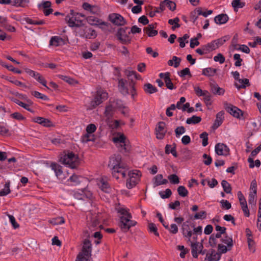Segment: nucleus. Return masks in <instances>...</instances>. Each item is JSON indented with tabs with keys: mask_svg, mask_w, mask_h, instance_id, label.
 <instances>
[{
	"mask_svg": "<svg viewBox=\"0 0 261 261\" xmlns=\"http://www.w3.org/2000/svg\"><path fill=\"white\" fill-rule=\"evenodd\" d=\"M29 3V0H14L12 1L11 5L17 7H25L27 4Z\"/></svg>",
	"mask_w": 261,
	"mask_h": 261,
	"instance_id": "c756f323",
	"label": "nucleus"
},
{
	"mask_svg": "<svg viewBox=\"0 0 261 261\" xmlns=\"http://www.w3.org/2000/svg\"><path fill=\"white\" fill-rule=\"evenodd\" d=\"M129 178L126 181V187L130 189L134 187L139 181L138 180V176L135 177L134 175H132L131 173H128Z\"/></svg>",
	"mask_w": 261,
	"mask_h": 261,
	"instance_id": "6ab92c4d",
	"label": "nucleus"
},
{
	"mask_svg": "<svg viewBox=\"0 0 261 261\" xmlns=\"http://www.w3.org/2000/svg\"><path fill=\"white\" fill-rule=\"evenodd\" d=\"M11 191L10 189V182H6L5 185L4 189L0 191V196H4L7 195L10 193Z\"/></svg>",
	"mask_w": 261,
	"mask_h": 261,
	"instance_id": "c03bdc74",
	"label": "nucleus"
},
{
	"mask_svg": "<svg viewBox=\"0 0 261 261\" xmlns=\"http://www.w3.org/2000/svg\"><path fill=\"white\" fill-rule=\"evenodd\" d=\"M117 172L119 174H120L123 178L126 176V171L128 170L127 166L125 164H122L121 166L117 168Z\"/></svg>",
	"mask_w": 261,
	"mask_h": 261,
	"instance_id": "7c9ffc66",
	"label": "nucleus"
},
{
	"mask_svg": "<svg viewBox=\"0 0 261 261\" xmlns=\"http://www.w3.org/2000/svg\"><path fill=\"white\" fill-rule=\"evenodd\" d=\"M200 138L202 139V144L205 147L208 144V134L206 132L201 133L199 136Z\"/></svg>",
	"mask_w": 261,
	"mask_h": 261,
	"instance_id": "49530a36",
	"label": "nucleus"
},
{
	"mask_svg": "<svg viewBox=\"0 0 261 261\" xmlns=\"http://www.w3.org/2000/svg\"><path fill=\"white\" fill-rule=\"evenodd\" d=\"M143 90L146 94H151L158 92V89L152 84L147 83L144 85Z\"/></svg>",
	"mask_w": 261,
	"mask_h": 261,
	"instance_id": "4be33fe9",
	"label": "nucleus"
},
{
	"mask_svg": "<svg viewBox=\"0 0 261 261\" xmlns=\"http://www.w3.org/2000/svg\"><path fill=\"white\" fill-rule=\"evenodd\" d=\"M119 226L124 232H127L129 228L136 225L137 222L135 221L125 219L124 216L120 217Z\"/></svg>",
	"mask_w": 261,
	"mask_h": 261,
	"instance_id": "39448f33",
	"label": "nucleus"
},
{
	"mask_svg": "<svg viewBox=\"0 0 261 261\" xmlns=\"http://www.w3.org/2000/svg\"><path fill=\"white\" fill-rule=\"evenodd\" d=\"M224 107L226 111L234 117L239 118L240 113L242 115V111L240 109L230 103H225Z\"/></svg>",
	"mask_w": 261,
	"mask_h": 261,
	"instance_id": "1a4fd4ad",
	"label": "nucleus"
},
{
	"mask_svg": "<svg viewBox=\"0 0 261 261\" xmlns=\"http://www.w3.org/2000/svg\"><path fill=\"white\" fill-rule=\"evenodd\" d=\"M159 195L163 199L169 198L172 195V191L170 189H167L165 191H160Z\"/></svg>",
	"mask_w": 261,
	"mask_h": 261,
	"instance_id": "37998d69",
	"label": "nucleus"
},
{
	"mask_svg": "<svg viewBox=\"0 0 261 261\" xmlns=\"http://www.w3.org/2000/svg\"><path fill=\"white\" fill-rule=\"evenodd\" d=\"M233 59L236 60V62L234 63V65L237 67H239L241 66V63L243 61V60L241 58L240 55L238 54H236L233 55Z\"/></svg>",
	"mask_w": 261,
	"mask_h": 261,
	"instance_id": "e2e57ef3",
	"label": "nucleus"
},
{
	"mask_svg": "<svg viewBox=\"0 0 261 261\" xmlns=\"http://www.w3.org/2000/svg\"><path fill=\"white\" fill-rule=\"evenodd\" d=\"M224 235V236L221 239V242L222 243L226 244L228 247L232 248L233 245L232 238L228 236L227 233Z\"/></svg>",
	"mask_w": 261,
	"mask_h": 261,
	"instance_id": "5701e85b",
	"label": "nucleus"
},
{
	"mask_svg": "<svg viewBox=\"0 0 261 261\" xmlns=\"http://www.w3.org/2000/svg\"><path fill=\"white\" fill-rule=\"evenodd\" d=\"M122 156L120 154H114L110 158L108 166L112 168V169H117L119 166L123 164L121 162Z\"/></svg>",
	"mask_w": 261,
	"mask_h": 261,
	"instance_id": "6e6552de",
	"label": "nucleus"
},
{
	"mask_svg": "<svg viewBox=\"0 0 261 261\" xmlns=\"http://www.w3.org/2000/svg\"><path fill=\"white\" fill-rule=\"evenodd\" d=\"M206 213L205 211H200L199 213H197L195 214L194 216V218L195 219H204L206 218Z\"/></svg>",
	"mask_w": 261,
	"mask_h": 261,
	"instance_id": "338daca9",
	"label": "nucleus"
},
{
	"mask_svg": "<svg viewBox=\"0 0 261 261\" xmlns=\"http://www.w3.org/2000/svg\"><path fill=\"white\" fill-rule=\"evenodd\" d=\"M217 72V69L211 67L204 68L202 70V74L206 76H213Z\"/></svg>",
	"mask_w": 261,
	"mask_h": 261,
	"instance_id": "cd10ccee",
	"label": "nucleus"
},
{
	"mask_svg": "<svg viewBox=\"0 0 261 261\" xmlns=\"http://www.w3.org/2000/svg\"><path fill=\"white\" fill-rule=\"evenodd\" d=\"M168 178L170 182L172 184H177L179 182V178L176 174L170 175Z\"/></svg>",
	"mask_w": 261,
	"mask_h": 261,
	"instance_id": "3c124183",
	"label": "nucleus"
},
{
	"mask_svg": "<svg viewBox=\"0 0 261 261\" xmlns=\"http://www.w3.org/2000/svg\"><path fill=\"white\" fill-rule=\"evenodd\" d=\"M51 6V3L50 1H43L38 5L39 9L43 8V9L50 8Z\"/></svg>",
	"mask_w": 261,
	"mask_h": 261,
	"instance_id": "09e8293b",
	"label": "nucleus"
},
{
	"mask_svg": "<svg viewBox=\"0 0 261 261\" xmlns=\"http://www.w3.org/2000/svg\"><path fill=\"white\" fill-rule=\"evenodd\" d=\"M23 20L29 24H35V25H43L45 23L44 20H40L39 21L34 20L29 17H25Z\"/></svg>",
	"mask_w": 261,
	"mask_h": 261,
	"instance_id": "f704fd0d",
	"label": "nucleus"
},
{
	"mask_svg": "<svg viewBox=\"0 0 261 261\" xmlns=\"http://www.w3.org/2000/svg\"><path fill=\"white\" fill-rule=\"evenodd\" d=\"M60 78L70 85H73L74 84L77 83V82L75 80L67 76L61 75H60Z\"/></svg>",
	"mask_w": 261,
	"mask_h": 261,
	"instance_id": "de8ad7c7",
	"label": "nucleus"
},
{
	"mask_svg": "<svg viewBox=\"0 0 261 261\" xmlns=\"http://www.w3.org/2000/svg\"><path fill=\"white\" fill-rule=\"evenodd\" d=\"M211 90L212 92L215 95H223L225 92L224 89L218 86L214 81L213 83H210Z\"/></svg>",
	"mask_w": 261,
	"mask_h": 261,
	"instance_id": "f3484780",
	"label": "nucleus"
},
{
	"mask_svg": "<svg viewBox=\"0 0 261 261\" xmlns=\"http://www.w3.org/2000/svg\"><path fill=\"white\" fill-rule=\"evenodd\" d=\"M178 74L181 77H184L186 75H188L190 77L192 76L189 68L187 67L178 72Z\"/></svg>",
	"mask_w": 261,
	"mask_h": 261,
	"instance_id": "864d4df0",
	"label": "nucleus"
},
{
	"mask_svg": "<svg viewBox=\"0 0 261 261\" xmlns=\"http://www.w3.org/2000/svg\"><path fill=\"white\" fill-rule=\"evenodd\" d=\"M197 245L196 244H191V253L193 257L194 258H197L198 256V251L197 250Z\"/></svg>",
	"mask_w": 261,
	"mask_h": 261,
	"instance_id": "052dcab7",
	"label": "nucleus"
},
{
	"mask_svg": "<svg viewBox=\"0 0 261 261\" xmlns=\"http://www.w3.org/2000/svg\"><path fill=\"white\" fill-rule=\"evenodd\" d=\"M209 252L210 253L206 254L205 259H207L208 261H218L220 259L221 255L218 251L216 252L214 249H211L209 250Z\"/></svg>",
	"mask_w": 261,
	"mask_h": 261,
	"instance_id": "ddd939ff",
	"label": "nucleus"
},
{
	"mask_svg": "<svg viewBox=\"0 0 261 261\" xmlns=\"http://www.w3.org/2000/svg\"><path fill=\"white\" fill-rule=\"evenodd\" d=\"M166 123L163 121L159 122L155 128V133L158 139L162 140L164 138L167 130L165 129Z\"/></svg>",
	"mask_w": 261,
	"mask_h": 261,
	"instance_id": "0eeeda50",
	"label": "nucleus"
},
{
	"mask_svg": "<svg viewBox=\"0 0 261 261\" xmlns=\"http://www.w3.org/2000/svg\"><path fill=\"white\" fill-rule=\"evenodd\" d=\"M181 61V58L177 57L176 56H173L172 59L169 60L168 61V64L169 66H173L175 68H177L179 66Z\"/></svg>",
	"mask_w": 261,
	"mask_h": 261,
	"instance_id": "bb28decb",
	"label": "nucleus"
},
{
	"mask_svg": "<svg viewBox=\"0 0 261 261\" xmlns=\"http://www.w3.org/2000/svg\"><path fill=\"white\" fill-rule=\"evenodd\" d=\"M86 20L88 23L91 25H105L109 26V23L103 21L101 19L93 16H88Z\"/></svg>",
	"mask_w": 261,
	"mask_h": 261,
	"instance_id": "f8f14e48",
	"label": "nucleus"
},
{
	"mask_svg": "<svg viewBox=\"0 0 261 261\" xmlns=\"http://www.w3.org/2000/svg\"><path fill=\"white\" fill-rule=\"evenodd\" d=\"M96 130V126L94 124H90L87 125L86 128L87 133L93 134Z\"/></svg>",
	"mask_w": 261,
	"mask_h": 261,
	"instance_id": "774afa93",
	"label": "nucleus"
},
{
	"mask_svg": "<svg viewBox=\"0 0 261 261\" xmlns=\"http://www.w3.org/2000/svg\"><path fill=\"white\" fill-rule=\"evenodd\" d=\"M232 249L231 248L228 247L222 244H219L218 245V251L221 255L222 254L226 253L227 251Z\"/></svg>",
	"mask_w": 261,
	"mask_h": 261,
	"instance_id": "e433bc0d",
	"label": "nucleus"
},
{
	"mask_svg": "<svg viewBox=\"0 0 261 261\" xmlns=\"http://www.w3.org/2000/svg\"><path fill=\"white\" fill-rule=\"evenodd\" d=\"M128 29L127 27L119 28L116 34L117 39L123 44H130L132 41V38L129 36L130 32H129L128 33L126 32Z\"/></svg>",
	"mask_w": 261,
	"mask_h": 261,
	"instance_id": "f03ea898",
	"label": "nucleus"
},
{
	"mask_svg": "<svg viewBox=\"0 0 261 261\" xmlns=\"http://www.w3.org/2000/svg\"><path fill=\"white\" fill-rule=\"evenodd\" d=\"M65 20L68 24V26L71 28H80L84 25L83 22L81 23L80 22H77L76 21L74 20V17H71L69 15H67L66 16Z\"/></svg>",
	"mask_w": 261,
	"mask_h": 261,
	"instance_id": "dca6fc26",
	"label": "nucleus"
},
{
	"mask_svg": "<svg viewBox=\"0 0 261 261\" xmlns=\"http://www.w3.org/2000/svg\"><path fill=\"white\" fill-rule=\"evenodd\" d=\"M108 95V93L104 92L103 90L97 91L94 99L90 102V106L92 108H95L97 106L101 103L103 100L107 99Z\"/></svg>",
	"mask_w": 261,
	"mask_h": 261,
	"instance_id": "7ed1b4c3",
	"label": "nucleus"
},
{
	"mask_svg": "<svg viewBox=\"0 0 261 261\" xmlns=\"http://www.w3.org/2000/svg\"><path fill=\"white\" fill-rule=\"evenodd\" d=\"M166 77H164V82L166 84V86L167 88L170 90H172L175 89V87L174 86L172 82H171V80L170 76H168V74H167Z\"/></svg>",
	"mask_w": 261,
	"mask_h": 261,
	"instance_id": "79ce46f5",
	"label": "nucleus"
},
{
	"mask_svg": "<svg viewBox=\"0 0 261 261\" xmlns=\"http://www.w3.org/2000/svg\"><path fill=\"white\" fill-rule=\"evenodd\" d=\"M247 243L248 245V248L251 251L254 252L255 251L254 248V241L250 238H247Z\"/></svg>",
	"mask_w": 261,
	"mask_h": 261,
	"instance_id": "69168bd1",
	"label": "nucleus"
},
{
	"mask_svg": "<svg viewBox=\"0 0 261 261\" xmlns=\"http://www.w3.org/2000/svg\"><path fill=\"white\" fill-rule=\"evenodd\" d=\"M113 107L112 105H109L106 107L105 115L106 117H110L112 116Z\"/></svg>",
	"mask_w": 261,
	"mask_h": 261,
	"instance_id": "6e6d98bb",
	"label": "nucleus"
},
{
	"mask_svg": "<svg viewBox=\"0 0 261 261\" xmlns=\"http://www.w3.org/2000/svg\"><path fill=\"white\" fill-rule=\"evenodd\" d=\"M164 3H165L166 6H167L170 10L174 11L176 10V5L174 2L170 0H164Z\"/></svg>",
	"mask_w": 261,
	"mask_h": 261,
	"instance_id": "a18cd8bd",
	"label": "nucleus"
},
{
	"mask_svg": "<svg viewBox=\"0 0 261 261\" xmlns=\"http://www.w3.org/2000/svg\"><path fill=\"white\" fill-rule=\"evenodd\" d=\"M231 5L234 8V10L237 11V9L244 7L245 5V3L242 2L240 0H233L232 2Z\"/></svg>",
	"mask_w": 261,
	"mask_h": 261,
	"instance_id": "c9c22d12",
	"label": "nucleus"
},
{
	"mask_svg": "<svg viewBox=\"0 0 261 261\" xmlns=\"http://www.w3.org/2000/svg\"><path fill=\"white\" fill-rule=\"evenodd\" d=\"M238 196L240 201V204L241 205V208L244 213L245 216L247 217H249L250 213L248 208L246 200L241 191H239L238 192Z\"/></svg>",
	"mask_w": 261,
	"mask_h": 261,
	"instance_id": "9b49d317",
	"label": "nucleus"
},
{
	"mask_svg": "<svg viewBox=\"0 0 261 261\" xmlns=\"http://www.w3.org/2000/svg\"><path fill=\"white\" fill-rule=\"evenodd\" d=\"M177 192L179 196L185 197L188 195V191L183 186H180L177 188Z\"/></svg>",
	"mask_w": 261,
	"mask_h": 261,
	"instance_id": "ea45409f",
	"label": "nucleus"
},
{
	"mask_svg": "<svg viewBox=\"0 0 261 261\" xmlns=\"http://www.w3.org/2000/svg\"><path fill=\"white\" fill-rule=\"evenodd\" d=\"M238 82L241 84V85H238L237 83L235 84L236 87L238 89H241L242 88H243V89L245 88L246 87V86H249L250 85L249 83V80L247 79H240V80H239Z\"/></svg>",
	"mask_w": 261,
	"mask_h": 261,
	"instance_id": "c85d7f7f",
	"label": "nucleus"
},
{
	"mask_svg": "<svg viewBox=\"0 0 261 261\" xmlns=\"http://www.w3.org/2000/svg\"><path fill=\"white\" fill-rule=\"evenodd\" d=\"M228 15L223 13L219 14L214 18L215 23L218 24H224L228 21Z\"/></svg>",
	"mask_w": 261,
	"mask_h": 261,
	"instance_id": "412c9836",
	"label": "nucleus"
},
{
	"mask_svg": "<svg viewBox=\"0 0 261 261\" xmlns=\"http://www.w3.org/2000/svg\"><path fill=\"white\" fill-rule=\"evenodd\" d=\"M229 38L228 36H225L221 38L215 40V42H216L217 45H218V47L223 45L227 40L229 39Z\"/></svg>",
	"mask_w": 261,
	"mask_h": 261,
	"instance_id": "bf43d9fd",
	"label": "nucleus"
},
{
	"mask_svg": "<svg viewBox=\"0 0 261 261\" xmlns=\"http://www.w3.org/2000/svg\"><path fill=\"white\" fill-rule=\"evenodd\" d=\"M109 20L114 24L117 26H122L127 23L124 17L118 13H112L109 15Z\"/></svg>",
	"mask_w": 261,
	"mask_h": 261,
	"instance_id": "20e7f679",
	"label": "nucleus"
},
{
	"mask_svg": "<svg viewBox=\"0 0 261 261\" xmlns=\"http://www.w3.org/2000/svg\"><path fill=\"white\" fill-rule=\"evenodd\" d=\"M186 132L185 128L182 126H178L175 129V133L176 137H179L180 135L184 134Z\"/></svg>",
	"mask_w": 261,
	"mask_h": 261,
	"instance_id": "4d7b16f0",
	"label": "nucleus"
},
{
	"mask_svg": "<svg viewBox=\"0 0 261 261\" xmlns=\"http://www.w3.org/2000/svg\"><path fill=\"white\" fill-rule=\"evenodd\" d=\"M50 167L51 169L55 171L56 175L57 177H59L62 174V167L60 165L56 163H52L50 165Z\"/></svg>",
	"mask_w": 261,
	"mask_h": 261,
	"instance_id": "393cba45",
	"label": "nucleus"
},
{
	"mask_svg": "<svg viewBox=\"0 0 261 261\" xmlns=\"http://www.w3.org/2000/svg\"><path fill=\"white\" fill-rule=\"evenodd\" d=\"M126 83L127 81L123 79H120L118 81V87L120 91L125 95L129 94L128 89L125 86Z\"/></svg>",
	"mask_w": 261,
	"mask_h": 261,
	"instance_id": "aec40b11",
	"label": "nucleus"
},
{
	"mask_svg": "<svg viewBox=\"0 0 261 261\" xmlns=\"http://www.w3.org/2000/svg\"><path fill=\"white\" fill-rule=\"evenodd\" d=\"M114 103L115 104V108L119 109H127V108L124 106L123 101L120 99H116L114 101Z\"/></svg>",
	"mask_w": 261,
	"mask_h": 261,
	"instance_id": "13d9d810",
	"label": "nucleus"
},
{
	"mask_svg": "<svg viewBox=\"0 0 261 261\" xmlns=\"http://www.w3.org/2000/svg\"><path fill=\"white\" fill-rule=\"evenodd\" d=\"M97 36L96 31L92 28H89L85 31L83 37L87 39L95 38Z\"/></svg>",
	"mask_w": 261,
	"mask_h": 261,
	"instance_id": "a878e982",
	"label": "nucleus"
},
{
	"mask_svg": "<svg viewBox=\"0 0 261 261\" xmlns=\"http://www.w3.org/2000/svg\"><path fill=\"white\" fill-rule=\"evenodd\" d=\"M148 228L150 232L153 233L155 236H159V233L158 232V228L155 224L149 223L148 225Z\"/></svg>",
	"mask_w": 261,
	"mask_h": 261,
	"instance_id": "a19ab883",
	"label": "nucleus"
},
{
	"mask_svg": "<svg viewBox=\"0 0 261 261\" xmlns=\"http://www.w3.org/2000/svg\"><path fill=\"white\" fill-rule=\"evenodd\" d=\"M35 79L40 84H41L43 86L45 87L47 89H50L47 86L46 83L47 82L45 80V79L40 74L38 73V75H37Z\"/></svg>",
	"mask_w": 261,
	"mask_h": 261,
	"instance_id": "8fccbe9b",
	"label": "nucleus"
},
{
	"mask_svg": "<svg viewBox=\"0 0 261 261\" xmlns=\"http://www.w3.org/2000/svg\"><path fill=\"white\" fill-rule=\"evenodd\" d=\"M66 44L65 40L59 36H53L50 38L49 45L58 46Z\"/></svg>",
	"mask_w": 261,
	"mask_h": 261,
	"instance_id": "a211bd4d",
	"label": "nucleus"
},
{
	"mask_svg": "<svg viewBox=\"0 0 261 261\" xmlns=\"http://www.w3.org/2000/svg\"><path fill=\"white\" fill-rule=\"evenodd\" d=\"M157 25L156 23L154 24H149L147 27L143 29V31L146 33L148 37H154L157 35L158 32L154 30Z\"/></svg>",
	"mask_w": 261,
	"mask_h": 261,
	"instance_id": "4468645a",
	"label": "nucleus"
},
{
	"mask_svg": "<svg viewBox=\"0 0 261 261\" xmlns=\"http://www.w3.org/2000/svg\"><path fill=\"white\" fill-rule=\"evenodd\" d=\"M65 222V220L63 217H59L53 219L50 223L54 225H60L63 224Z\"/></svg>",
	"mask_w": 261,
	"mask_h": 261,
	"instance_id": "5fc2aeb1",
	"label": "nucleus"
},
{
	"mask_svg": "<svg viewBox=\"0 0 261 261\" xmlns=\"http://www.w3.org/2000/svg\"><path fill=\"white\" fill-rule=\"evenodd\" d=\"M248 162L249 163V168H253L255 166L257 167H260L261 165L260 161L259 160H256L255 161V164H254V160L252 156H249L248 159Z\"/></svg>",
	"mask_w": 261,
	"mask_h": 261,
	"instance_id": "4c0bfd02",
	"label": "nucleus"
},
{
	"mask_svg": "<svg viewBox=\"0 0 261 261\" xmlns=\"http://www.w3.org/2000/svg\"><path fill=\"white\" fill-rule=\"evenodd\" d=\"M220 202L221 208L223 209L229 210L231 207V203L227 200L222 199Z\"/></svg>",
	"mask_w": 261,
	"mask_h": 261,
	"instance_id": "603ef678",
	"label": "nucleus"
},
{
	"mask_svg": "<svg viewBox=\"0 0 261 261\" xmlns=\"http://www.w3.org/2000/svg\"><path fill=\"white\" fill-rule=\"evenodd\" d=\"M201 121V118L199 116L193 115L191 118H188L186 123L188 124H197Z\"/></svg>",
	"mask_w": 261,
	"mask_h": 261,
	"instance_id": "2f4dec72",
	"label": "nucleus"
},
{
	"mask_svg": "<svg viewBox=\"0 0 261 261\" xmlns=\"http://www.w3.org/2000/svg\"><path fill=\"white\" fill-rule=\"evenodd\" d=\"M1 27H3L6 30L10 32H14L16 31V29L15 27L8 24L7 21L4 22V23H3Z\"/></svg>",
	"mask_w": 261,
	"mask_h": 261,
	"instance_id": "680f3d73",
	"label": "nucleus"
},
{
	"mask_svg": "<svg viewBox=\"0 0 261 261\" xmlns=\"http://www.w3.org/2000/svg\"><path fill=\"white\" fill-rule=\"evenodd\" d=\"M221 185L225 192L227 194L231 193L232 188L231 185L227 180H223L221 182Z\"/></svg>",
	"mask_w": 261,
	"mask_h": 261,
	"instance_id": "473e14b6",
	"label": "nucleus"
},
{
	"mask_svg": "<svg viewBox=\"0 0 261 261\" xmlns=\"http://www.w3.org/2000/svg\"><path fill=\"white\" fill-rule=\"evenodd\" d=\"M69 15H71L72 17H74V20L76 21L77 22L82 23V20L81 19H79V16H81L82 17H85V15L80 13L75 12L73 10H70V13L69 14Z\"/></svg>",
	"mask_w": 261,
	"mask_h": 261,
	"instance_id": "72a5a7b5",
	"label": "nucleus"
},
{
	"mask_svg": "<svg viewBox=\"0 0 261 261\" xmlns=\"http://www.w3.org/2000/svg\"><path fill=\"white\" fill-rule=\"evenodd\" d=\"M99 186L101 190L106 193H110L111 187L109 183L102 178L99 183Z\"/></svg>",
	"mask_w": 261,
	"mask_h": 261,
	"instance_id": "b1692460",
	"label": "nucleus"
},
{
	"mask_svg": "<svg viewBox=\"0 0 261 261\" xmlns=\"http://www.w3.org/2000/svg\"><path fill=\"white\" fill-rule=\"evenodd\" d=\"M10 116L16 120H23L25 119V118L21 115L20 113L18 112H15L13 114H12Z\"/></svg>",
	"mask_w": 261,
	"mask_h": 261,
	"instance_id": "0e129e2a",
	"label": "nucleus"
},
{
	"mask_svg": "<svg viewBox=\"0 0 261 261\" xmlns=\"http://www.w3.org/2000/svg\"><path fill=\"white\" fill-rule=\"evenodd\" d=\"M224 112L221 111L218 112L216 115V119L213 125V128L214 129H217L219 127L223 122V120L224 119Z\"/></svg>",
	"mask_w": 261,
	"mask_h": 261,
	"instance_id": "2eb2a0df",
	"label": "nucleus"
},
{
	"mask_svg": "<svg viewBox=\"0 0 261 261\" xmlns=\"http://www.w3.org/2000/svg\"><path fill=\"white\" fill-rule=\"evenodd\" d=\"M60 162L72 169L76 168L80 164V159L72 151H67L61 154L59 160Z\"/></svg>",
	"mask_w": 261,
	"mask_h": 261,
	"instance_id": "f257e3e1",
	"label": "nucleus"
},
{
	"mask_svg": "<svg viewBox=\"0 0 261 261\" xmlns=\"http://www.w3.org/2000/svg\"><path fill=\"white\" fill-rule=\"evenodd\" d=\"M256 196V191L253 190L250 192L249 195L248 203L249 204L255 205L256 204L255 197Z\"/></svg>",
	"mask_w": 261,
	"mask_h": 261,
	"instance_id": "58836bf2",
	"label": "nucleus"
},
{
	"mask_svg": "<svg viewBox=\"0 0 261 261\" xmlns=\"http://www.w3.org/2000/svg\"><path fill=\"white\" fill-rule=\"evenodd\" d=\"M126 137L124 134H120L119 136L114 137L113 139V141L114 143H120V151L124 152H127L129 150L128 145L126 143Z\"/></svg>",
	"mask_w": 261,
	"mask_h": 261,
	"instance_id": "423d86ee",
	"label": "nucleus"
},
{
	"mask_svg": "<svg viewBox=\"0 0 261 261\" xmlns=\"http://www.w3.org/2000/svg\"><path fill=\"white\" fill-rule=\"evenodd\" d=\"M215 152L219 155L227 156L229 154V149L225 144L219 143L215 145Z\"/></svg>",
	"mask_w": 261,
	"mask_h": 261,
	"instance_id": "9d476101",
	"label": "nucleus"
}]
</instances>
